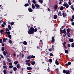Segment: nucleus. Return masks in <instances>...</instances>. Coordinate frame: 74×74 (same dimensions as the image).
<instances>
[{"label": "nucleus", "instance_id": "19", "mask_svg": "<svg viewBox=\"0 0 74 74\" xmlns=\"http://www.w3.org/2000/svg\"><path fill=\"white\" fill-rule=\"evenodd\" d=\"M23 44L26 45H27V42H26V41H25L23 42Z\"/></svg>", "mask_w": 74, "mask_h": 74}, {"label": "nucleus", "instance_id": "11", "mask_svg": "<svg viewBox=\"0 0 74 74\" xmlns=\"http://www.w3.org/2000/svg\"><path fill=\"white\" fill-rule=\"evenodd\" d=\"M58 59H56L55 61V63L57 65H59V64H60L58 62V61L57 60Z\"/></svg>", "mask_w": 74, "mask_h": 74}, {"label": "nucleus", "instance_id": "7", "mask_svg": "<svg viewBox=\"0 0 74 74\" xmlns=\"http://www.w3.org/2000/svg\"><path fill=\"white\" fill-rule=\"evenodd\" d=\"M70 31H71V28H68L67 29V34H69V33H70Z\"/></svg>", "mask_w": 74, "mask_h": 74}, {"label": "nucleus", "instance_id": "55", "mask_svg": "<svg viewBox=\"0 0 74 74\" xmlns=\"http://www.w3.org/2000/svg\"><path fill=\"white\" fill-rule=\"evenodd\" d=\"M0 56H1V58H2V59H4V57L1 54V55H0Z\"/></svg>", "mask_w": 74, "mask_h": 74}, {"label": "nucleus", "instance_id": "28", "mask_svg": "<svg viewBox=\"0 0 74 74\" xmlns=\"http://www.w3.org/2000/svg\"><path fill=\"white\" fill-rule=\"evenodd\" d=\"M66 32H66V29L64 28L63 30V33L64 34H65V33H66Z\"/></svg>", "mask_w": 74, "mask_h": 74}, {"label": "nucleus", "instance_id": "18", "mask_svg": "<svg viewBox=\"0 0 74 74\" xmlns=\"http://www.w3.org/2000/svg\"><path fill=\"white\" fill-rule=\"evenodd\" d=\"M32 2L33 3H34V4H37V2H36L35 0H33Z\"/></svg>", "mask_w": 74, "mask_h": 74}, {"label": "nucleus", "instance_id": "36", "mask_svg": "<svg viewBox=\"0 0 74 74\" xmlns=\"http://www.w3.org/2000/svg\"><path fill=\"white\" fill-rule=\"evenodd\" d=\"M60 10L61 11H62V10H63V7L61 6L60 8Z\"/></svg>", "mask_w": 74, "mask_h": 74}, {"label": "nucleus", "instance_id": "23", "mask_svg": "<svg viewBox=\"0 0 74 74\" xmlns=\"http://www.w3.org/2000/svg\"><path fill=\"white\" fill-rule=\"evenodd\" d=\"M69 73H70V71L69 70H67L66 71V73L65 74H69Z\"/></svg>", "mask_w": 74, "mask_h": 74}, {"label": "nucleus", "instance_id": "16", "mask_svg": "<svg viewBox=\"0 0 74 74\" xmlns=\"http://www.w3.org/2000/svg\"><path fill=\"white\" fill-rule=\"evenodd\" d=\"M28 11L30 12H33V9L31 8H28Z\"/></svg>", "mask_w": 74, "mask_h": 74}, {"label": "nucleus", "instance_id": "37", "mask_svg": "<svg viewBox=\"0 0 74 74\" xmlns=\"http://www.w3.org/2000/svg\"><path fill=\"white\" fill-rule=\"evenodd\" d=\"M8 37L10 39H11V35H8Z\"/></svg>", "mask_w": 74, "mask_h": 74}, {"label": "nucleus", "instance_id": "33", "mask_svg": "<svg viewBox=\"0 0 74 74\" xmlns=\"http://www.w3.org/2000/svg\"><path fill=\"white\" fill-rule=\"evenodd\" d=\"M49 62L50 63H52V59H49Z\"/></svg>", "mask_w": 74, "mask_h": 74}, {"label": "nucleus", "instance_id": "58", "mask_svg": "<svg viewBox=\"0 0 74 74\" xmlns=\"http://www.w3.org/2000/svg\"><path fill=\"white\" fill-rule=\"evenodd\" d=\"M63 30L62 29H61L60 31V32H61V33H62V34H63Z\"/></svg>", "mask_w": 74, "mask_h": 74}, {"label": "nucleus", "instance_id": "13", "mask_svg": "<svg viewBox=\"0 0 74 74\" xmlns=\"http://www.w3.org/2000/svg\"><path fill=\"white\" fill-rule=\"evenodd\" d=\"M13 70L14 71H16V70H18V69L16 68V67H15L13 68Z\"/></svg>", "mask_w": 74, "mask_h": 74}, {"label": "nucleus", "instance_id": "29", "mask_svg": "<svg viewBox=\"0 0 74 74\" xmlns=\"http://www.w3.org/2000/svg\"><path fill=\"white\" fill-rule=\"evenodd\" d=\"M39 1L40 4H42L43 3V1L42 0H39Z\"/></svg>", "mask_w": 74, "mask_h": 74}, {"label": "nucleus", "instance_id": "59", "mask_svg": "<svg viewBox=\"0 0 74 74\" xmlns=\"http://www.w3.org/2000/svg\"><path fill=\"white\" fill-rule=\"evenodd\" d=\"M68 65H70V64H71V63L70 62H69L68 63Z\"/></svg>", "mask_w": 74, "mask_h": 74}, {"label": "nucleus", "instance_id": "60", "mask_svg": "<svg viewBox=\"0 0 74 74\" xmlns=\"http://www.w3.org/2000/svg\"><path fill=\"white\" fill-rule=\"evenodd\" d=\"M48 11H49V12H51V9L49 8H48Z\"/></svg>", "mask_w": 74, "mask_h": 74}, {"label": "nucleus", "instance_id": "34", "mask_svg": "<svg viewBox=\"0 0 74 74\" xmlns=\"http://www.w3.org/2000/svg\"><path fill=\"white\" fill-rule=\"evenodd\" d=\"M71 47L72 48H74V43H72L71 45Z\"/></svg>", "mask_w": 74, "mask_h": 74}, {"label": "nucleus", "instance_id": "48", "mask_svg": "<svg viewBox=\"0 0 74 74\" xmlns=\"http://www.w3.org/2000/svg\"><path fill=\"white\" fill-rule=\"evenodd\" d=\"M7 60L9 62H11V60H10L8 58H7Z\"/></svg>", "mask_w": 74, "mask_h": 74}, {"label": "nucleus", "instance_id": "17", "mask_svg": "<svg viewBox=\"0 0 74 74\" xmlns=\"http://www.w3.org/2000/svg\"><path fill=\"white\" fill-rule=\"evenodd\" d=\"M8 28L9 29V30H11V26L10 25V23H9V25H8Z\"/></svg>", "mask_w": 74, "mask_h": 74}, {"label": "nucleus", "instance_id": "51", "mask_svg": "<svg viewBox=\"0 0 74 74\" xmlns=\"http://www.w3.org/2000/svg\"><path fill=\"white\" fill-rule=\"evenodd\" d=\"M0 43H1V44L3 43V40L0 39Z\"/></svg>", "mask_w": 74, "mask_h": 74}, {"label": "nucleus", "instance_id": "31", "mask_svg": "<svg viewBox=\"0 0 74 74\" xmlns=\"http://www.w3.org/2000/svg\"><path fill=\"white\" fill-rule=\"evenodd\" d=\"M31 58L32 59H35L36 57L33 55H32L31 56Z\"/></svg>", "mask_w": 74, "mask_h": 74}, {"label": "nucleus", "instance_id": "14", "mask_svg": "<svg viewBox=\"0 0 74 74\" xmlns=\"http://www.w3.org/2000/svg\"><path fill=\"white\" fill-rule=\"evenodd\" d=\"M5 34H7L8 35H10V34H11V32H7V31L5 32Z\"/></svg>", "mask_w": 74, "mask_h": 74}, {"label": "nucleus", "instance_id": "32", "mask_svg": "<svg viewBox=\"0 0 74 74\" xmlns=\"http://www.w3.org/2000/svg\"><path fill=\"white\" fill-rule=\"evenodd\" d=\"M29 3H26L24 5L25 7H27V6H29Z\"/></svg>", "mask_w": 74, "mask_h": 74}, {"label": "nucleus", "instance_id": "5", "mask_svg": "<svg viewBox=\"0 0 74 74\" xmlns=\"http://www.w3.org/2000/svg\"><path fill=\"white\" fill-rule=\"evenodd\" d=\"M58 6L57 4H56L54 5V10H56L57 9H58Z\"/></svg>", "mask_w": 74, "mask_h": 74}, {"label": "nucleus", "instance_id": "50", "mask_svg": "<svg viewBox=\"0 0 74 74\" xmlns=\"http://www.w3.org/2000/svg\"><path fill=\"white\" fill-rule=\"evenodd\" d=\"M37 28H35L34 29V32H36L37 31Z\"/></svg>", "mask_w": 74, "mask_h": 74}, {"label": "nucleus", "instance_id": "57", "mask_svg": "<svg viewBox=\"0 0 74 74\" xmlns=\"http://www.w3.org/2000/svg\"><path fill=\"white\" fill-rule=\"evenodd\" d=\"M10 24L11 25H13L14 24V22H11L10 23Z\"/></svg>", "mask_w": 74, "mask_h": 74}, {"label": "nucleus", "instance_id": "44", "mask_svg": "<svg viewBox=\"0 0 74 74\" xmlns=\"http://www.w3.org/2000/svg\"><path fill=\"white\" fill-rule=\"evenodd\" d=\"M9 67L10 69H12V67H13V66L12 65L9 66Z\"/></svg>", "mask_w": 74, "mask_h": 74}, {"label": "nucleus", "instance_id": "38", "mask_svg": "<svg viewBox=\"0 0 74 74\" xmlns=\"http://www.w3.org/2000/svg\"><path fill=\"white\" fill-rule=\"evenodd\" d=\"M63 72L64 74H66V71L65 69H64L63 71Z\"/></svg>", "mask_w": 74, "mask_h": 74}, {"label": "nucleus", "instance_id": "43", "mask_svg": "<svg viewBox=\"0 0 74 74\" xmlns=\"http://www.w3.org/2000/svg\"><path fill=\"white\" fill-rule=\"evenodd\" d=\"M50 56H53V54L52 53H50Z\"/></svg>", "mask_w": 74, "mask_h": 74}, {"label": "nucleus", "instance_id": "10", "mask_svg": "<svg viewBox=\"0 0 74 74\" xmlns=\"http://www.w3.org/2000/svg\"><path fill=\"white\" fill-rule=\"evenodd\" d=\"M8 39L7 38H3V42H6V40H8Z\"/></svg>", "mask_w": 74, "mask_h": 74}, {"label": "nucleus", "instance_id": "6", "mask_svg": "<svg viewBox=\"0 0 74 74\" xmlns=\"http://www.w3.org/2000/svg\"><path fill=\"white\" fill-rule=\"evenodd\" d=\"M27 69L28 70L30 71L31 70L33 69V68H32V67H28L27 68Z\"/></svg>", "mask_w": 74, "mask_h": 74}, {"label": "nucleus", "instance_id": "54", "mask_svg": "<svg viewBox=\"0 0 74 74\" xmlns=\"http://www.w3.org/2000/svg\"><path fill=\"white\" fill-rule=\"evenodd\" d=\"M71 45H70V44H68V47L70 48V47Z\"/></svg>", "mask_w": 74, "mask_h": 74}, {"label": "nucleus", "instance_id": "22", "mask_svg": "<svg viewBox=\"0 0 74 74\" xmlns=\"http://www.w3.org/2000/svg\"><path fill=\"white\" fill-rule=\"evenodd\" d=\"M57 15H55L54 16L53 18L54 19H56L57 18Z\"/></svg>", "mask_w": 74, "mask_h": 74}, {"label": "nucleus", "instance_id": "30", "mask_svg": "<svg viewBox=\"0 0 74 74\" xmlns=\"http://www.w3.org/2000/svg\"><path fill=\"white\" fill-rule=\"evenodd\" d=\"M14 63L16 65L18 63V61H15L14 62Z\"/></svg>", "mask_w": 74, "mask_h": 74}, {"label": "nucleus", "instance_id": "4", "mask_svg": "<svg viewBox=\"0 0 74 74\" xmlns=\"http://www.w3.org/2000/svg\"><path fill=\"white\" fill-rule=\"evenodd\" d=\"M35 6L36 7V9H40L39 8L40 7V5H38V4H35Z\"/></svg>", "mask_w": 74, "mask_h": 74}, {"label": "nucleus", "instance_id": "45", "mask_svg": "<svg viewBox=\"0 0 74 74\" xmlns=\"http://www.w3.org/2000/svg\"><path fill=\"white\" fill-rule=\"evenodd\" d=\"M3 65H6V63H5V62L3 61Z\"/></svg>", "mask_w": 74, "mask_h": 74}, {"label": "nucleus", "instance_id": "64", "mask_svg": "<svg viewBox=\"0 0 74 74\" xmlns=\"http://www.w3.org/2000/svg\"><path fill=\"white\" fill-rule=\"evenodd\" d=\"M72 19H74V15H73L72 16Z\"/></svg>", "mask_w": 74, "mask_h": 74}, {"label": "nucleus", "instance_id": "3", "mask_svg": "<svg viewBox=\"0 0 74 74\" xmlns=\"http://www.w3.org/2000/svg\"><path fill=\"white\" fill-rule=\"evenodd\" d=\"M55 41V38H54V36H53L52 37V40L50 41V42L51 44H53V42Z\"/></svg>", "mask_w": 74, "mask_h": 74}, {"label": "nucleus", "instance_id": "56", "mask_svg": "<svg viewBox=\"0 0 74 74\" xmlns=\"http://www.w3.org/2000/svg\"><path fill=\"white\" fill-rule=\"evenodd\" d=\"M1 26H2L3 27H5V26L3 24H2L1 25Z\"/></svg>", "mask_w": 74, "mask_h": 74}, {"label": "nucleus", "instance_id": "15", "mask_svg": "<svg viewBox=\"0 0 74 74\" xmlns=\"http://www.w3.org/2000/svg\"><path fill=\"white\" fill-rule=\"evenodd\" d=\"M58 16H62V15L61 14V12H59L58 13Z\"/></svg>", "mask_w": 74, "mask_h": 74}, {"label": "nucleus", "instance_id": "9", "mask_svg": "<svg viewBox=\"0 0 74 74\" xmlns=\"http://www.w3.org/2000/svg\"><path fill=\"white\" fill-rule=\"evenodd\" d=\"M62 15H63V17L65 18V17H66L67 16V14L66 13H62Z\"/></svg>", "mask_w": 74, "mask_h": 74}, {"label": "nucleus", "instance_id": "39", "mask_svg": "<svg viewBox=\"0 0 74 74\" xmlns=\"http://www.w3.org/2000/svg\"><path fill=\"white\" fill-rule=\"evenodd\" d=\"M9 42L10 44H12V40L10 39L9 40Z\"/></svg>", "mask_w": 74, "mask_h": 74}, {"label": "nucleus", "instance_id": "62", "mask_svg": "<svg viewBox=\"0 0 74 74\" xmlns=\"http://www.w3.org/2000/svg\"><path fill=\"white\" fill-rule=\"evenodd\" d=\"M9 64V65H12V62H10Z\"/></svg>", "mask_w": 74, "mask_h": 74}, {"label": "nucleus", "instance_id": "27", "mask_svg": "<svg viewBox=\"0 0 74 74\" xmlns=\"http://www.w3.org/2000/svg\"><path fill=\"white\" fill-rule=\"evenodd\" d=\"M32 8L33 9H34L35 8V6L33 4H32Z\"/></svg>", "mask_w": 74, "mask_h": 74}, {"label": "nucleus", "instance_id": "53", "mask_svg": "<svg viewBox=\"0 0 74 74\" xmlns=\"http://www.w3.org/2000/svg\"><path fill=\"white\" fill-rule=\"evenodd\" d=\"M30 61V60H26L25 61V62H29Z\"/></svg>", "mask_w": 74, "mask_h": 74}, {"label": "nucleus", "instance_id": "47", "mask_svg": "<svg viewBox=\"0 0 74 74\" xmlns=\"http://www.w3.org/2000/svg\"><path fill=\"white\" fill-rule=\"evenodd\" d=\"M4 31H3V29H1V30L0 31V32L1 33L3 32Z\"/></svg>", "mask_w": 74, "mask_h": 74}, {"label": "nucleus", "instance_id": "63", "mask_svg": "<svg viewBox=\"0 0 74 74\" xmlns=\"http://www.w3.org/2000/svg\"><path fill=\"white\" fill-rule=\"evenodd\" d=\"M1 44L2 47H4V44L3 43H2Z\"/></svg>", "mask_w": 74, "mask_h": 74}, {"label": "nucleus", "instance_id": "1", "mask_svg": "<svg viewBox=\"0 0 74 74\" xmlns=\"http://www.w3.org/2000/svg\"><path fill=\"white\" fill-rule=\"evenodd\" d=\"M34 29L32 27H30V29H28V33L29 34H33Z\"/></svg>", "mask_w": 74, "mask_h": 74}, {"label": "nucleus", "instance_id": "41", "mask_svg": "<svg viewBox=\"0 0 74 74\" xmlns=\"http://www.w3.org/2000/svg\"><path fill=\"white\" fill-rule=\"evenodd\" d=\"M31 58V57H30V56H28L27 57V59H30Z\"/></svg>", "mask_w": 74, "mask_h": 74}, {"label": "nucleus", "instance_id": "52", "mask_svg": "<svg viewBox=\"0 0 74 74\" xmlns=\"http://www.w3.org/2000/svg\"><path fill=\"white\" fill-rule=\"evenodd\" d=\"M5 30L7 32H9V29L8 28H6Z\"/></svg>", "mask_w": 74, "mask_h": 74}, {"label": "nucleus", "instance_id": "24", "mask_svg": "<svg viewBox=\"0 0 74 74\" xmlns=\"http://www.w3.org/2000/svg\"><path fill=\"white\" fill-rule=\"evenodd\" d=\"M3 72L4 74H6L7 73V71H6V70L5 69L3 70Z\"/></svg>", "mask_w": 74, "mask_h": 74}, {"label": "nucleus", "instance_id": "42", "mask_svg": "<svg viewBox=\"0 0 74 74\" xmlns=\"http://www.w3.org/2000/svg\"><path fill=\"white\" fill-rule=\"evenodd\" d=\"M65 52L66 53H69V51H68V50H65Z\"/></svg>", "mask_w": 74, "mask_h": 74}, {"label": "nucleus", "instance_id": "46", "mask_svg": "<svg viewBox=\"0 0 74 74\" xmlns=\"http://www.w3.org/2000/svg\"><path fill=\"white\" fill-rule=\"evenodd\" d=\"M3 67L4 69H7V67L6 66H3Z\"/></svg>", "mask_w": 74, "mask_h": 74}, {"label": "nucleus", "instance_id": "49", "mask_svg": "<svg viewBox=\"0 0 74 74\" xmlns=\"http://www.w3.org/2000/svg\"><path fill=\"white\" fill-rule=\"evenodd\" d=\"M66 42H64V43H63V46H64L65 45H66Z\"/></svg>", "mask_w": 74, "mask_h": 74}, {"label": "nucleus", "instance_id": "25", "mask_svg": "<svg viewBox=\"0 0 74 74\" xmlns=\"http://www.w3.org/2000/svg\"><path fill=\"white\" fill-rule=\"evenodd\" d=\"M1 50L2 51H4V50H5L4 47H2L1 48Z\"/></svg>", "mask_w": 74, "mask_h": 74}, {"label": "nucleus", "instance_id": "12", "mask_svg": "<svg viewBox=\"0 0 74 74\" xmlns=\"http://www.w3.org/2000/svg\"><path fill=\"white\" fill-rule=\"evenodd\" d=\"M31 64L32 66H34L36 64V62L35 61H32L31 62Z\"/></svg>", "mask_w": 74, "mask_h": 74}, {"label": "nucleus", "instance_id": "26", "mask_svg": "<svg viewBox=\"0 0 74 74\" xmlns=\"http://www.w3.org/2000/svg\"><path fill=\"white\" fill-rule=\"evenodd\" d=\"M3 54L4 56H5L6 55V52L5 51H3Z\"/></svg>", "mask_w": 74, "mask_h": 74}, {"label": "nucleus", "instance_id": "20", "mask_svg": "<svg viewBox=\"0 0 74 74\" xmlns=\"http://www.w3.org/2000/svg\"><path fill=\"white\" fill-rule=\"evenodd\" d=\"M60 2L59 3V4H62V3H63V0H59Z\"/></svg>", "mask_w": 74, "mask_h": 74}, {"label": "nucleus", "instance_id": "8", "mask_svg": "<svg viewBox=\"0 0 74 74\" xmlns=\"http://www.w3.org/2000/svg\"><path fill=\"white\" fill-rule=\"evenodd\" d=\"M69 41L70 42H74V39H73V38L71 39L70 38L69 39Z\"/></svg>", "mask_w": 74, "mask_h": 74}, {"label": "nucleus", "instance_id": "40", "mask_svg": "<svg viewBox=\"0 0 74 74\" xmlns=\"http://www.w3.org/2000/svg\"><path fill=\"white\" fill-rule=\"evenodd\" d=\"M71 8L72 9V10H74V8H73V5H72L71 6Z\"/></svg>", "mask_w": 74, "mask_h": 74}, {"label": "nucleus", "instance_id": "21", "mask_svg": "<svg viewBox=\"0 0 74 74\" xmlns=\"http://www.w3.org/2000/svg\"><path fill=\"white\" fill-rule=\"evenodd\" d=\"M20 66H21V65L19 64H18L16 66V67L18 69H19L20 67Z\"/></svg>", "mask_w": 74, "mask_h": 74}, {"label": "nucleus", "instance_id": "2", "mask_svg": "<svg viewBox=\"0 0 74 74\" xmlns=\"http://www.w3.org/2000/svg\"><path fill=\"white\" fill-rule=\"evenodd\" d=\"M63 6H64V7H65L66 8H68L69 7V5L67 4V3H64L63 4Z\"/></svg>", "mask_w": 74, "mask_h": 74}, {"label": "nucleus", "instance_id": "35", "mask_svg": "<svg viewBox=\"0 0 74 74\" xmlns=\"http://www.w3.org/2000/svg\"><path fill=\"white\" fill-rule=\"evenodd\" d=\"M28 3L29 5H31L32 4V3H31V1H30V0H28Z\"/></svg>", "mask_w": 74, "mask_h": 74}, {"label": "nucleus", "instance_id": "61", "mask_svg": "<svg viewBox=\"0 0 74 74\" xmlns=\"http://www.w3.org/2000/svg\"><path fill=\"white\" fill-rule=\"evenodd\" d=\"M69 65L68 63H66L65 64V66H66V67H67V66H69Z\"/></svg>", "mask_w": 74, "mask_h": 74}]
</instances>
